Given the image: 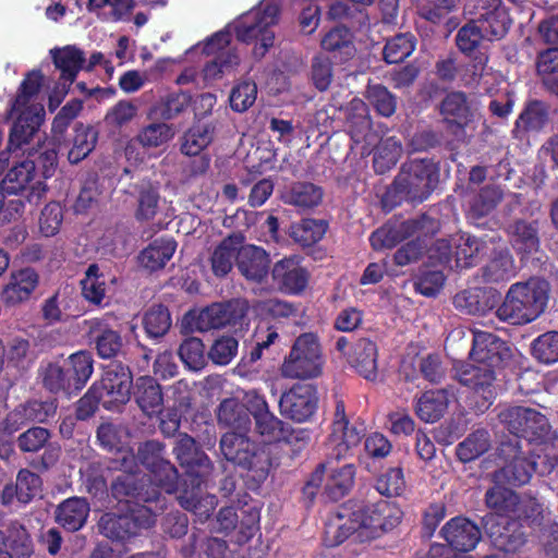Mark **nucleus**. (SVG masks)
Returning <instances> with one entry per match:
<instances>
[{"label": "nucleus", "instance_id": "4", "mask_svg": "<svg viewBox=\"0 0 558 558\" xmlns=\"http://www.w3.org/2000/svg\"><path fill=\"white\" fill-rule=\"evenodd\" d=\"M280 7L275 2H266L262 8L246 13L234 28L236 39L245 44L256 41L253 54L263 58L274 45L271 26L278 23Z\"/></svg>", "mask_w": 558, "mask_h": 558}, {"label": "nucleus", "instance_id": "62", "mask_svg": "<svg viewBox=\"0 0 558 558\" xmlns=\"http://www.w3.org/2000/svg\"><path fill=\"white\" fill-rule=\"evenodd\" d=\"M490 448V436L486 429H476L457 447V456L463 461H472Z\"/></svg>", "mask_w": 558, "mask_h": 558}, {"label": "nucleus", "instance_id": "44", "mask_svg": "<svg viewBox=\"0 0 558 558\" xmlns=\"http://www.w3.org/2000/svg\"><path fill=\"white\" fill-rule=\"evenodd\" d=\"M361 463L365 469L377 476L376 490L379 495L384 496V489H381L380 483L383 481L384 470V435L380 433H374L369 435L364 442V452L360 457Z\"/></svg>", "mask_w": 558, "mask_h": 558}, {"label": "nucleus", "instance_id": "58", "mask_svg": "<svg viewBox=\"0 0 558 558\" xmlns=\"http://www.w3.org/2000/svg\"><path fill=\"white\" fill-rule=\"evenodd\" d=\"M454 245V260L457 267H469L485 250V243L470 234H460L452 238Z\"/></svg>", "mask_w": 558, "mask_h": 558}, {"label": "nucleus", "instance_id": "16", "mask_svg": "<svg viewBox=\"0 0 558 558\" xmlns=\"http://www.w3.org/2000/svg\"><path fill=\"white\" fill-rule=\"evenodd\" d=\"M317 405V388L306 383L292 385L279 399L281 415L298 423L308 421L316 412Z\"/></svg>", "mask_w": 558, "mask_h": 558}, {"label": "nucleus", "instance_id": "48", "mask_svg": "<svg viewBox=\"0 0 558 558\" xmlns=\"http://www.w3.org/2000/svg\"><path fill=\"white\" fill-rule=\"evenodd\" d=\"M504 191L499 185L489 183L473 193L469 199V214L472 218L489 215L504 199Z\"/></svg>", "mask_w": 558, "mask_h": 558}, {"label": "nucleus", "instance_id": "55", "mask_svg": "<svg viewBox=\"0 0 558 558\" xmlns=\"http://www.w3.org/2000/svg\"><path fill=\"white\" fill-rule=\"evenodd\" d=\"M142 324L149 338H162L168 333L172 326V318L169 308L163 304L151 305L144 313Z\"/></svg>", "mask_w": 558, "mask_h": 558}, {"label": "nucleus", "instance_id": "22", "mask_svg": "<svg viewBox=\"0 0 558 558\" xmlns=\"http://www.w3.org/2000/svg\"><path fill=\"white\" fill-rule=\"evenodd\" d=\"M272 283L283 294L300 295L308 286L311 275L301 257L293 255L276 262L271 268Z\"/></svg>", "mask_w": 558, "mask_h": 558}, {"label": "nucleus", "instance_id": "57", "mask_svg": "<svg viewBox=\"0 0 558 558\" xmlns=\"http://www.w3.org/2000/svg\"><path fill=\"white\" fill-rule=\"evenodd\" d=\"M448 407V397L445 390L426 391L418 399L416 413L421 420L429 423L439 420Z\"/></svg>", "mask_w": 558, "mask_h": 558}, {"label": "nucleus", "instance_id": "47", "mask_svg": "<svg viewBox=\"0 0 558 558\" xmlns=\"http://www.w3.org/2000/svg\"><path fill=\"white\" fill-rule=\"evenodd\" d=\"M510 242L521 254H532L538 251L539 238L536 221L517 220L508 228Z\"/></svg>", "mask_w": 558, "mask_h": 558}, {"label": "nucleus", "instance_id": "54", "mask_svg": "<svg viewBox=\"0 0 558 558\" xmlns=\"http://www.w3.org/2000/svg\"><path fill=\"white\" fill-rule=\"evenodd\" d=\"M354 480L355 466L352 463L333 470L325 485L326 496L332 501H338L351 492Z\"/></svg>", "mask_w": 558, "mask_h": 558}, {"label": "nucleus", "instance_id": "63", "mask_svg": "<svg viewBox=\"0 0 558 558\" xmlns=\"http://www.w3.org/2000/svg\"><path fill=\"white\" fill-rule=\"evenodd\" d=\"M178 354L183 364L192 371H201L207 364L208 356L199 338L190 337L180 344Z\"/></svg>", "mask_w": 558, "mask_h": 558}, {"label": "nucleus", "instance_id": "33", "mask_svg": "<svg viewBox=\"0 0 558 558\" xmlns=\"http://www.w3.org/2000/svg\"><path fill=\"white\" fill-rule=\"evenodd\" d=\"M38 274L29 267L12 272L10 281L4 286L1 301L7 306H14L27 301L38 286Z\"/></svg>", "mask_w": 558, "mask_h": 558}, {"label": "nucleus", "instance_id": "45", "mask_svg": "<svg viewBox=\"0 0 558 558\" xmlns=\"http://www.w3.org/2000/svg\"><path fill=\"white\" fill-rule=\"evenodd\" d=\"M549 120V107L539 100H533L526 105L520 113L513 133L522 138L527 132L541 131Z\"/></svg>", "mask_w": 558, "mask_h": 558}, {"label": "nucleus", "instance_id": "6", "mask_svg": "<svg viewBox=\"0 0 558 558\" xmlns=\"http://www.w3.org/2000/svg\"><path fill=\"white\" fill-rule=\"evenodd\" d=\"M498 420L511 434L529 441L546 442L553 430L546 415L522 405L507 407L498 413Z\"/></svg>", "mask_w": 558, "mask_h": 558}, {"label": "nucleus", "instance_id": "39", "mask_svg": "<svg viewBox=\"0 0 558 558\" xmlns=\"http://www.w3.org/2000/svg\"><path fill=\"white\" fill-rule=\"evenodd\" d=\"M280 199L299 209H310L322 202L323 190L311 182H292L282 189Z\"/></svg>", "mask_w": 558, "mask_h": 558}, {"label": "nucleus", "instance_id": "59", "mask_svg": "<svg viewBox=\"0 0 558 558\" xmlns=\"http://www.w3.org/2000/svg\"><path fill=\"white\" fill-rule=\"evenodd\" d=\"M513 275V259L507 251L496 252L482 269L484 281L490 283L507 281Z\"/></svg>", "mask_w": 558, "mask_h": 558}, {"label": "nucleus", "instance_id": "37", "mask_svg": "<svg viewBox=\"0 0 558 558\" xmlns=\"http://www.w3.org/2000/svg\"><path fill=\"white\" fill-rule=\"evenodd\" d=\"M178 243L171 236H159L138 254V263L149 271H157L167 265L175 253Z\"/></svg>", "mask_w": 558, "mask_h": 558}, {"label": "nucleus", "instance_id": "56", "mask_svg": "<svg viewBox=\"0 0 558 558\" xmlns=\"http://www.w3.org/2000/svg\"><path fill=\"white\" fill-rule=\"evenodd\" d=\"M506 484H496L485 494L486 506L499 515H513L519 505V495Z\"/></svg>", "mask_w": 558, "mask_h": 558}, {"label": "nucleus", "instance_id": "3", "mask_svg": "<svg viewBox=\"0 0 558 558\" xmlns=\"http://www.w3.org/2000/svg\"><path fill=\"white\" fill-rule=\"evenodd\" d=\"M549 283L541 278L512 284L496 315L513 325L527 324L536 319L546 308Z\"/></svg>", "mask_w": 558, "mask_h": 558}, {"label": "nucleus", "instance_id": "43", "mask_svg": "<svg viewBox=\"0 0 558 558\" xmlns=\"http://www.w3.org/2000/svg\"><path fill=\"white\" fill-rule=\"evenodd\" d=\"M191 104L192 95L189 92H171L161 96L154 104L150 114L163 121L173 120L186 112Z\"/></svg>", "mask_w": 558, "mask_h": 558}, {"label": "nucleus", "instance_id": "14", "mask_svg": "<svg viewBox=\"0 0 558 558\" xmlns=\"http://www.w3.org/2000/svg\"><path fill=\"white\" fill-rule=\"evenodd\" d=\"M110 494L118 502L141 504L158 501L161 492L147 474L140 472H122L110 484Z\"/></svg>", "mask_w": 558, "mask_h": 558}, {"label": "nucleus", "instance_id": "26", "mask_svg": "<svg viewBox=\"0 0 558 558\" xmlns=\"http://www.w3.org/2000/svg\"><path fill=\"white\" fill-rule=\"evenodd\" d=\"M441 112L449 131L458 141H466L465 128L470 125L474 113L466 95L462 92L449 93L441 102Z\"/></svg>", "mask_w": 558, "mask_h": 558}, {"label": "nucleus", "instance_id": "52", "mask_svg": "<svg viewBox=\"0 0 558 558\" xmlns=\"http://www.w3.org/2000/svg\"><path fill=\"white\" fill-rule=\"evenodd\" d=\"M322 48L328 52L339 53L342 61L349 60L355 53L353 34L344 25L335 26L323 37Z\"/></svg>", "mask_w": 558, "mask_h": 558}, {"label": "nucleus", "instance_id": "38", "mask_svg": "<svg viewBox=\"0 0 558 558\" xmlns=\"http://www.w3.org/2000/svg\"><path fill=\"white\" fill-rule=\"evenodd\" d=\"M134 400L148 416L160 414L163 407V393L158 381L150 376L136 379L133 391Z\"/></svg>", "mask_w": 558, "mask_h": 558}, {"label": "nucleus", "instance_id": "8", "mask_svg": "<svg viewBox=\"0 0 558 558\" xmlns=\"http://www.w3.org/2000/svg\"><path fill=\"white\" fill-rule=\"evenodd\" d=\"M0 186L10 195L23 196L33 206L39 205L48 191L47 184L37 179V165L29 156L9 169Z\"/></svg>", "mask_w": 558, "mask_h": 558}, {"label": "nucleus", "instance_id": "25", "mask_svg": "<svg viewBox=\"0 0 558 558\" xmlns=\"http://www.w3.org/2000/svg\"><path fill=\"white\" fill-rule=\"evenodd\" d=\"M475 14L486 39H501L508 33L511 19L501 0H481Z\"/></svg>", "mask_w": 558, "mask_h": 558}, {"label": "nucleus", "instance_id": "10", "mask_svg": "<svg viewBox=\"0 0 558 558\" xmlns=\"http://www.w3.org/2000/svg\"><path fill=\"white\" fill-rule=\"evenodd\" d=\"M52 433L43 426H31L16 438L19 450L26 453L41 454L32 462V466L39 472H47L58 464L62 456V448L57 441H51Z\"/></svg>", "mask_w": 558, "mask_h": 558}, {"label": "nucleus", "instance_id": "5", "mask_svg": "<svg viewBox=\"0 0 558 558\" xmlns=\"http://www.w3.org/2000/svg\"><path fill=\"white\" fill-rule=\"evenodd\" d=\"M324 357L318 337L313 332L300 335L284 357L280 367L282 377L308 379L318 377L323 372Z\"/></svg>", "mask_w": 558, "mask_h": 558}, {"label": "nucleus", "instance_id": "18", "mask_svg": "<svg viewBox=\"0 0 558 558\" xmlns=\"http://www.w3.org/2000/svg\"><path fill=\"white\" fill-rule=\"evenodd\" d=\"M173 453L180 465L186 469L187 480L184 481V485L191 480L199 482L207 478L214 470L209 457L202 450L196 440L186 433L178 434Z\"/></svg>", "mask_w": 558, "mask_h": 558}, {"label": "nucleus", "instance_id": "15", "mask_svg": "<svg viewBox=\"0 0 558 558\" xmlns=\"http://www.w3.org/2000/svg\"><path fill=\"white\" fill-rule=\"evenodd\" d=\"M500 369L487 364L473 362L459 373V381L469 387L481 399L477 409L481 412L487 410L500 391L498 373Z\"/></svg>", "mask_w": 558, "mask_h": 558}, {"label": "nucleus", "instance_id": "32", "mask_svg": "<svg viewBox=\"0 0 558 558\" xmlns=\"http://www.w3.org/2000/svg\"><path fill=\"white\" fill-rule=\"evenodd\" d=\"M240 272L247 279L260 283L269 274V254L259 246L245 245L240 247L236 257Z\"/></svg>", "mask_w": 558, "mask_h": 558}, {"label": "nucleus", "instance_id": "60", "mask_svg": "<svg viewBox=\"0 0 558 558\" xmlns=\"http://www.w3.org/2000/svg\"><path fill=\"white\" fill-rule=\"evenodd\" d=\"M27 424H46L57 414L59 402L56 398L29 399L19 404Z\"/></svg>", "mask_w": 558, "mask_h": 558}, {"label": "nucleus", "instance_id": "35", "mask_svg": "<svg viewBox=\"0 0 558 558\" xmlns=\"http://www.w3.org/2000/svg\"><path fill=\"white\" fill-rule=\"evenodd\" d=\"M486 529L492 543L499 550L512 553L525 543V535L517 521L499 519L488 523Z\"/></svg>", "mask_w": 558, "mask_h": 558}, {"label": "nucleus", "instance_id": "40", "mask_svg": "<svg viewBox=\"0 0 558 558\" xmlns=\"http://www.w3.org/2000/svg\"><path fill=\"white\" fill-rule=\"evenodd\" d=\"M89 511V504L85 498L71 497L58 506L56 520L69 532H76L86 523Z\"/></svg>", "mask_w": 558, "mask_h": 558}, {"label": "nucleus", "instance_id": "17", "mask_svg": "<svg viewBox=\"0 0 558 558\" xmlns=\"http://www.w3.org/2000/svg\"><path fill=\"white\" fill-rule=\"evenodd\" d=\"M216 128L211 123H195L189 128L180 138V150L185 156H199L190 165V173L193 177L207 172L210 166V158L201 153L214 141Z\"/></svg>", "mask_w": 558, "mask_h": 558}, {"label": "nucleus", "instance_id": "36", "mask_svg": "<svg viewBox=\"0 0 558 558\" xmlns=\"http://www.w3.org/2000/svg\"><path fill=\"white\" fill-rule=\"evenodd\" d=\"M50 56L56 69L60 71V81L63 85L68 84V87H70L76 80L78 72L84 68V51L74 45H68L51 49Z\"/></svg>", "mask_w": 558, "mask_h": 558}, {"label": "nucleus", "instance_id": "50", "mask_svg": "<svg viewBox=\"0 0 558 558\" xmlns=\"http://www.w3.org/2000/svg\"><path fill=\"white\" fill-rule=\"evenodd\" d=\"M137 193V207L135 209V218L137 221L153 220L159 209V190L149 180H143L135 185Z\"/></svg>", "mask_w": 558, "mask_h": 558}, {"label": "nucleus", "instance_id": "30", "mask_svg": "<svg viewBox=\"0 0 558 558\" xmlns=\"http://www.w3.org/2000/svg\"><path fill=\"white\" fill-rule=\"evenodd\" d=\"M441 535L456 550L469 551L475 548L481 539L478 526L469 519L457 517L441 529Z\"/></svg>", "mask_w": 558, "mask_h": 558}, {"label": "nucleus", "instance_id": "61", "mask_svg": "<svg viewBox=\"0 0 558 558\" xmlns=\"http://www.w3.org/2000/svg\"><path fill=\"white\" fill-rule=\"evenodd\" d=\"M98 133L92 126L78 123L75 126L73 146L69 150L68 159L71 163H78L85 159L95 148Z\"/></svg>", "mask_w": 558, "mask_h": 558}, {"label": "nucleus", "instance_id": "29", "mask_svg": "<svg viewBox=\"0 0 558 558\" xmlns=\"http://www.w3.org/2000/svg\"><path fill=\"white\" fill-rule=\"evenodd\" d=\"M207 478H203L199 482L196 480H191L189 487H183L179 490V495L177 497L179 505L195 514L198 518L199 522L207 521L213 514L217 499L213 495H203V484ZM187 486V484L185 485Z\"/></svg>", "mask_w": 558, "mask_h": 558}, {"label": "nucleus", "instance_id": "64", "mask_svg": "<svg viewBox=\"0 0 558 558\" xmlns=\"http://www.w3.org/2000/svg\"><path fill=\"white\" fill-rule=\"evenodd\" d=\"M531 354L543 364L558 362V331H547L535 338L531 344Z\"/></svg>", "mask_w": 558, "mask_h": 558}, {"label": "nucleus", "instance_id": "34", "mask_svg": "<svg viewBox=\"0 0 558 558\" xmlns=\"http://www.w3.org/2000/svg\"><path fill=\"white\" fill-rule=\"evenodd\" d=\"M353 521L356 522L357 542L367 543L384 533V507L380 501L353 509Z\"/></svg>", "mask_w": 558, "mask_h": 558}, {"label": "nucleus", "instance_id": "28", "mask_svg": "<svg viewBox=\"0 0 558 558\" xmlns=\"http://www.w3.org/2000/svg\"><path fill=\"white\" fill-rule=\"evenodd\" d=\"M357 539L356 522L353 521V508L347 502L339 506L330 515L326 524L324 543L327 547H337L350 536Z\"/></svg>", "mask_w": 558, "mask_h": 558}, {"label": "nucleus", "instance_id": "7", "mask_svg": "<svg viewBox=\"0 0 558 558\" xmlns=\"http://www.w3.org/2000/svg\"><path fill=\"white\" fill-rule=\"evenodd\" d=\"M166 447L159 440L150 439L140 444L136 460L149 471V476L160 490L168 494L179 489L178 469L165 458Z\"/></svg>", "mask_w": 558, "mask_h": 558}, {"label": "nucleus", "instance_id": "19", "mask_svg": "<svg viewBox=\"0 0 558 558\" xmlns=\"http://www.w3.org/2000/svg\"><path fill=\"white\" fill-rule=\"evenodd\" d=\"M365 428L363 424H351L347 413L344 401L336 399V407L332 421V433L330 441L335 444L331 457L337 460L345 458L351 448L356 447L364 437Z\"/></svg>", "mask_w": 558, "mask_h": 558}, {"label": "nucleus", "instance_id": "53", "mask_svg": "<svg viewBox=\"0 0 558 558\" xmlns=\"http://www.w3.org/2000/svg\"><path fill=\"white\" fill-rule=\"evenodd\" d=\"M82 296L88 303L101 307L106 298L107 284L97 264H90L81 280Z\"/></svg>", "mask_w": 558, "mask_h": 558}, {"label": "nucleus", "instance_id": "51", "mask_svg": "<svg viewBox=\"0 0 558 558\" xmlns=\"http://www.w3.org/2000/svg\"><path fill=\"white\" fill-rule=\"evenodd\" d=\"M327 229L328 223L323 219L303 218L291 225L289 234L300 246L311 247L324 238Z\"/></svg>", "mask_w": 558, "mask_h": 558}, {"label": "nucleus", "instance_id": "12", "mask_svg": "<svg viewBox=\"0 0 558 558\" xmlns=\"http://www.w3.org/2000/svg\"><path fill=\"white\" fill-rule=\"evenodd\" d=\"M498 456L504 465L493 473V481L496 484H508L520 486L529 483L535 464L521 449L518 439H509L501 442L498 448Z\"/></svg>", "mask_w": 558, "mask_h": 558}, {"label": "nucleus", "instance_id": "27", "mask_svg": "<svg viewBox=\"0 0 558 558\" xmlns=\"http://www.w3.org/2000/svg\"><path fill=\"white\" fill-rule=\"evenodd\" d=\"M87 327V337L100 359L116 357L123 347V339L102 318H92L84 322Z\"/></svg>", "mask_w": 558, "mask_h": 558}, {"label": "nucleus", "instance_id": "41", "mask_svg": "<svg viewBox=\"0 0 558 558\" xmlns=\"http://www.w3.org/2000/svg\"><path fill=\"white\" fill-rule=\"evenodd\" d=\"M243 239L242 234L232 233L215 247L210 256V265L216 277H225L231 271Z\"/></svg>", "mask_w": 558, "mask_h": 558}, {"label": "nucleus", "instance_id": "42", "mask_svg": "<svg viewBox=\"0 0 558 558\" xmlns=\"http://www.w3.org/2000/svg\"><path fill=\"white\" fill-rule=\"evenodd\" d=\"M348 362L367 380L377 377V347L369 339L362 338L348 355Z\"/></svg>", "mask_w": 558, "mask_h": 558}, {"label": "nucleus", "instance_id": "2", "mask_svg": "<svg viewBox=\"0 0 558 558\" xmlns=\"http://www.w3.org/2000/svg\"><path fill=\"white\" fill-rule=\"evenodd\" d=\"M94 373V359L89 351L80 350L66 359L41 363L37 378L41 387L53 396L68 398L78 395Z\"/></svg>", "mask_w": 558, "mask_h": 558}, {"label": "nucleus", "instance_id": "13", "mask_svg": "<svg viewBox=\"0 0 558 558\" xmlns=\"http://www.w3.org/2000/svg\"><path fill=\"white\" fill-rule=\"evenodd\" d=\"M94 385L105 398V409L118 410L131 398L133 374L128 365L113 361L104 367L101 378Z\"/></svg>", "mask_w": 558, "mask_h": 558}, {"label": "nucleus", "instance_id": "20", "mask_svg": "<svg viewBox=\"0 0 558 558\" xmlns=\"http://www.w3.org/2000/svg\"><path fill=\"white\" fill-rule=\"evenodd\" d=\"M472 333L473 347L470 354L473 362L501 369L512 359L511 345L496 335L482 330H473Z\"/></svg>", "mask_w": 558, "mask_h": 558}, {"label": "nucleus", "instance_id": "9", "mask_svg": "<svg viewBox=\"0 0 558 558\" xmlns=\"http://www.w3.org/2000/svg\"><path fill=\"white\" fill-rule=\"evenodd\" d=\"M154 522L150 510L142 506L130 509L123 514L105 512L98 520L97 527L102 536L111 541L124 542L137 536L143 529L150 527Z\"/></svg>", "mask_w": 558, "mask_h": 558}, {"label": "nucleus", "instance_id": "46", "mask_svg": "<svg viewBox=\"0 0 558 558\" xmlns=\"http://www.w3.org/2000/svg\"><path fill=\"white\" fill-rule=\"evenodd\" d=\"M4 539L2 546L10 549L16 558H31L34 544L27 529L17 520L2 524Z\"/></svg>", "mask_w": 558, "mask_h": 558}, {"label": "nucleus", "instance_id": "23", "mask_svg": "<svg viewBox=\"0 0 558 558\" xmlns=\"http://www.w3.org/2000/svg\"><path fill=\"white\" fill-rule=\"evenodd\" d=\"M245 315L246 307L244 303L238 299L213 303L199 312L197 326L201 330L236 326L241 324Z\"/></svg>", "mask_w": 558, "mask_h": 558}, {"label": "nucleus", "instance_id": "11", "mask_svg": "<svg viewBox=\"0 0 558 558\" xmlns=\"http://www.w3.org/2000/svg\"><path fill=\"white\" fill-rule=\"evenodd\" d=\"M433 187L434 172L432 166L423 160H413L403 165L392 183V192L398 202L401 199L422 202L427 198Z\"/></svg>", "mask_w": 558, "mask_h": 558}, {"label": "nucleus", "instance_id": "1", "mask_svg": "<svg viewBox=\"0 0 558 558\" xmlns=\"http://www.w3.org/2000/svg\"><path fill=\"white\" fill-rule=\"evenodd\" d=\"M219 449L223 459L239 472L247 489L257 492L268 478L272 466L270 452L248 436L225 433Z\"/></svg>", "mask_w": 558, "mask_h": 558}, {"label": "nucleus", "instance_id": "31", "mask_svg": "<svg viewBox=\"0 0 558 558\" xmlns=\"http://www.w3.org/2000/svg\"><path fill=\"white\" fill-rule=\"evenodd\" d=\"M218 424L231 428V433L247 436L251 430V411L248 410L247 401L243 402L236 398L223 399L217 409Z\"/></svg>", "mask_w": 558, "mask_h": 558}, {"label": "nucleus", "instance_id": "21", "mask_svg": "<svg viewBox=\"0 0 558 558\" xmlns=\"http://www.w3.org/2000/svg\"><path fill=\"white\" fill-rule=\"evenodd\" d=\"M45 109L41 104H33L28 108L17 110L9 131L8 150L13 153L28 145L38 133L45 121ZM8 118H10L7 114Z\"/></svg>", "mask_w": 558, "mask_h": 558}, {"label": "nucleus", "instance_id": "24", "mask_svg": "<svg viewBox=\"0 0 558 558\" xmlns=\"http://www.w3.org/2000/svg\"><path fill=\"white\" fill-rule=\"evenodd\" d=\"M244 400L247 401L251 416L254 418L256 434L269 442L278 440L286 423L270 411L265 396L256 390H250L245 392Z\"/></svg>", "mask_w": 558, "mask_h": 558}, {"label": "nucleus", "instance_id": "49", "mask_svg": "<svg viewBox=\"0 0 558 558\" xmlns=\"http://www.w3.org/2000/svg\"><path fill=\"white\" fill-rule=\"evenodd\" d=\"M44 81L45 77L40 70L27 72L19 86L15 97L11 100L8 116L12 117L17 110L31 107L33 105L31 101L39 94Z\"/></svg>", "mask_w": 558, "mask_h": 558}]
</instances>
